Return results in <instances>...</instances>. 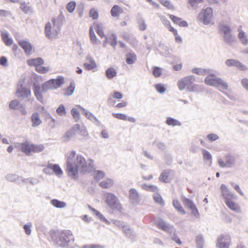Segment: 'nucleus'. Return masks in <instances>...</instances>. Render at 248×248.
<instances>
[{"mask_svg":"<svg viewBox=\"0 0 248 248\" xmlns=\"http://www.w3.org/2000/svg\"><path fill=\"white\" fill-rule=\"evenodd\" d=\"M31 119L32 122L31 125L34 127L39 126L42 123L40 117V114L37 112H34L32 114Z\"/></svg>","mask_w":248,"mask_h":248,"instance_id":"obj_24","label":"nucleus"},{"mask_svg":"<svg viewBox=\"0 0 248 248\" xmlns=\"http://www.w3.org/2000/svg\"><path fill=\"white\" fill-rule=\"evenodd\" d=\"M88 207L96 217L99 219L100 221L105 223L107 225H109L110 224V222L99 211L93 208L90 205H88Z\"/></svg>","mask_w":248,"mask_h":248,"instance_id":"obj_16","label":"nucleus"},{"mask_svg":"<svg viewBox=\"0 0 248 248\" xmlns=\"http://www.w3.org/2000/svg\"><path fill=\"white\" fill-rule=\"evenodd\" d=\"M21 104L18 100L16 99L11 101L9 104V108L11 109L18 110L21 107Z\"/></svg>","mask_w":248,"mask_h":248,"instance_id":"obj_38","label":"nucleus"},{"mask_svg":"<svg viewBox=\"0 0 248 248\" xmlns=\"http://www.w3.org/2000/svg\"><path fill=\"white\" fill-rule=\"evenodd\" d=\"M231 237L228 234H221L217 239V247L218 248H229Z\"/></svg>","mask_w":248,"mask_h":248,"instance_id":"obj_8","label":"nucleus"},{"mask_svg":"<svg viewBox=\"0 0 248 248\" xmlns=\"http://www.w3.org/2000/svg\"><path fill=\"white\" fill-rule=\"evenodd\" d=\"M195 81V77L194 75H190L184 77L178 80L177 86L179 89L182 91L186 88L188 92H195L197 93H202L204 91V86L202 85L194 84Z\"/></svg>","mask_w":248,"mask_h":248,"instance_id":"obj_3","label":"nucleus"},{"mask_svg":"<svg viewBox=\"0 0 248 248\" xmlns=\"http://www.w3.org/2000/svg\"><path fill=\"white\" fill-rule=\"evenodd\" d=\"M155 225L157 227L168 233H172L173 227L172 225L167 223L166 221H165L162 218H159L158 220L155 221Z\"/></svg>","mask_w":248,"mask_h":248,"instance_id":"obj_9","label":"nucleus"},{"mask_svg":"<svg viewBox=\"0 0 248 248\" xmlns=\"http://www.w3.org/2000/svg\"><path fill=\"white\" fill-rule=\"evenodd\" d=\"M76 152L72 151L66 156V171L68 176L74 180L78 178V170L84 173L88 171V168L85 158L80 155H78L76 157Z\"/></svg>","mask_w":248,"mask_h":248,"instance_id":"obj_1","label":"nucleus"},{"mask_svg":"<svg viewBox=\"0 0 248 248\" xmlns=\"http://www.w3.org/2000/svg\"><path fill=\"white\" fill-rule=\"evenodd\" d=\"M129 201L133 205H138L140 203V195L137 190L134 188H132L129 190Z\"/></svg>","mask_w":248,"mask_h":248,"instance_id":"obj_10","label":"nucleus"},{"mask_svg":"<svg viewBox=\"0 0 248 248\" xmlns=\"http://www.w3.org/2000/svg\"><path fill=\"white\" fill-rule=\"evenodd\" d=\"M182 201L185 206L189 209H190L196 205L192 200L187 198L186 197H183L182 198Z\"/></svg>","mask_w":248,"mask_h":248,"instance_id":"obj_39","label":"nucleus"},{"mask_svg":"<svg viewBox=\"0 0 248 248\" xmlns=\"http://www.w3.org/2000/svg\"><path fill=\"white\" fill-rule=\"evenodd\" d=\"M20 8L23 12L27 14L31 12V7L29 6L25 2L20 3Z\"/></svg>","mask_w":248,"mask_h":248,"instance_id":"obj_54","label":"nucleus"},{"mask_svg":"<svg viewBox=\"0 0 248 248\" xmlns=\"http://www.w3.org/2000/svg\"><path fill=\"white\" fill-rule=\"evenodd\" d=\"M152 74L155 78H159L162 75V69L158 66H154L153 68Z\"/></svg>","mask_w":248,"mask_h":248,"instance_id":"obj_56","label":"nucleus"},{"mask_svg":"<svg viewBox=\"0 0 248 248\" xmlns=\"http://www.w3.org/2000/svg\"><path fill=\"white\" fill-rule=\"evenodd\" d=\"M123 12L124 10L123 8L120 6L118 5H114L110 10V14L113 17H118L120 14L123 13Z\"/></svg>","mask_w":248,"mask_h":248,"instance_id":"obj_28","label":"nucleus"},{"mask_svg":"<svg viewBox=\"0 0 248 248\" xmlns=\"http://www.w3.org/2000/svg\"><path fill=\"white\" fill-rule=\"evenodd\" d=\"M75 83L74 81L71 82L69 86L65 89V93L64 94L65 96H71L73 94L75 89Z\"/></svg>","mask_w":248,"mask_h":248,"instance_id":"obj_42","label":"nucleus"},{"mask_svg":"<svg viewBox=\"0 0 248 248\" xmlns=\"http://www.w3.org/2000/svg\"><path fill=\"white\" fill-rule=\"evenodd\" d=\"M139 29L141 31H145L147 28V25L143 18L140 17L138 21Z\"/></svg>","mask_w":248,"mask_h":248,"instance_id":"obj_58","label":"nucleus"},{"mask_svg":"<svg viewBox=\"0 0 248 248\" xmlns=\"http://www.w3.org/2000/svg\"><path fill=\"white\" fill-rule=\"evenodd\" d=\"M156 91L160 94L164 93L166 91V88L165 85L162 83H157L155 85Z\"/></svg>","mask_w":248,"mask_h":248,"instance_id":"obj_49","label":"nucleus"},{"mask_svg":"<svg viewBox=\"0 0 248 248\" xmlns=\"http://www.w3.org/2000/svg\"><path fill=\"white\" fill-rule=\"evenodd\" d=\"M20 150L25 154L27 156H30L31 154V146L30 142L26 140L19 144Z\"/></svg>","mask_w":248,"mask_h":248,"instance_id":"obj_17","label":"nucleus"},{"mask_svg":"<svg viewBox=\"0 0 248 248\" xmlns=\"http://www.w3.org/2000/svg\"><path fill=\"white\" fill-rule=\"evenodd\" d=\"M126 62L128 64H132L137 60V56L134 52H129L126 54Z\"/></svg>","mask_w":248,"mask_h":248,"instance_id":"obj_29","label":"nucleus"},{"mask_svg":"<svg viewBox=\"0 0 248 248\" xmlns=\"http://www.w3.org/2000/svg\"><path fill=\"white\" fill-rule=\"evenodd\" d=\"M71 115L76 122H78L80 119V113L78 109L75 108H72L71 110Z\"/></svg>","mask_w":248,"mask_h":248,"instance_id":"obj_55","label":"nucleus"},{"mask_svg":"<svg viewBox=\"0 0 248 248\" xmlns=\"http://www.w3.org/2000/svg\"><path fill=\"white\" fill-rule=\"evenodd\" d=\"M158 1L164 7L169 9H173V5L171 3L169 0H158Z\"/></svg>","mask_w":248,"mask_h":248,"instance_id":"obj_57","label":"nucleus"},{"mask_svg":"<svg viewBox=\"0 0 248 248\" xmlns=\"http://www.w3.org/2000/svg\"><path fill=\"white\" fill-rule=\"evenodd\" d=\"M31 95V91L30 89L23 87V84H21L16 90V95L18 98H27Z\"/></svg>","mask_w":248,"mask_h":248,"instance_id":"obj_13","label":"nucleus"},{"mask_svg":"<svg viewBox=\"0 0 248 248\" xmlns=\"http://www.w3.org/2000/svg\"><path fill=\"white\" fill-rule=\"evenodd\" d=\"M50 202L53 206L58 208H64L66 206V203L65 202L57 199H53L51 200Z\"/></svg>","mask_w":248,"mask_h":248,"instance_id":"obj_40","label":"nucleus"},{"mask_svg":"<svg viewBox=\"0 0 248 248\" xmlns=\"http://www.w3.org/2000/svg\"><path fill=\"white\" fill-rule=\"evenodd\" d=\"M116 70L113 67L108 68L105 71V75L107 78L112 79L117 75Z\"/></svg>","mask_w":248,"mask_h":248,"instance_id":"obj_36","label":"nucleus"},{"mask_svg":"<svg viewBox=\"0 0 248 248\" xmlns=\"http://www.w3.org/2000/svg\"><path fill=\"white\" fill-rule=\"evenodd\" d=\"M153 198H154V200L155 202L156 203H158L161 205H164V204H165L160 194H157L156 195L154 196Z\"/></svg>","mask_w":248,"mask_h":248,"instance_id":"obj_63","label":"nucleus"},{"mask_svg":"<svg viewBox=\"0 0 248 248\" xmlns=\"http://www.w3.org/2000/svg\"><path fill=\"white\" fill-rule=\"evenodd\" d=\"M5 178L6 180L9 182H15L17 184H19V180L22 178L21 176H19L16 174H8L6 175Z\"/></svg>","mask_w":248,"mask_h":248,"instance_id":"obj_33","label":"nucleus"},{"mask_svg":"<svg viewBox=\"0 0 248 248\" xmlns=\"http://www.w3.org/2000/svg\"><path fill=\"white\" fill-rule=\"evenodd\" d=\"M175 175V171L171 169H166L163 170L160 175L159 180L160 181L167 183L170 182L168 180L169 176L173 177Z\"/></svg>","mask_w":248,"mask_h":248,"instance_id":"obj_14","label":"nucleus"},{"mask_svg":"<svg viewBox=\"0 0 248 248\" xmlns=\"http://www.w3.org/2000/svg\"><path fill=\"white\" fill-rule=\"evenodd\" d=\"M49 70V67L43 66L42 65H40L38 66H36L35 70L39 73L45 74L47 73Z\"/></svg>","mask_w":248,"mask_h":248,"instance_id":"obj_60","label":"nucleus"},{"mask_svg":"<svg viewBox=\"0 0 248 248\" xmlns=\"http://www.w3.org/2000/svg\"><path fill=\"white\" fill-rule=\"evenodd\" d=\"M32 224L31 222L28 223L27 224H25L23 225V228L25 231V232L27 235H30L31 232V228Z\"/></svg>","mask_w":248,"mask_h":248,"instance_id":"obj_64","label":"nucleus"},{"mask_svg":"<svg viewBox=\"0 0 248 248\" xmlns=\"http://www.w3.org/2000/svg\"><path fill=\"white\" fill-rule=\"evenodd\" d=\"M78 107L81 110H82V113L83 115H84L88 119L92 120V117L93 116V114L92 113L90 112L80 105H78Z\"/></svg>","mask_w":248,"mask_h":248,"instance_id":"obj_51","label":"nucleus"},{"mask_svg":"<svg viewBox=\"0 0 248 248\" xmlns=\"http://www.w3.org/2000/svg\"><path fill=\"white\" fill-rule=\"evenodd\" d=\"M49 168L56 175L60 176L63 174L62 170L58 164L49 163Z\"/></svg>","mask_w":248,"mask_h":248,"instance_id":"obj_27","label":"nucleus"},{"mask_svg":"<svg viewBox=\"0 0 248 248\" xmlns=\"http://www.w3.org/2000/svg\"><path fill=\"white\" fill-rule=\"evenodd\" d=\"M225 64L228 67L234 66L241 71H245L247 69V66L240 61L233 59H227L225 61Z\"/></svg>","mask_w":248,"mask_h":248,"instance_id":"obj_12","label":"nucleus"},{"mask_svg":"<svg viewBox=\"0 0 248 248\" xmlns=\"http://www.w3.org/2000/svg\"><path fill=\"white\" fill-rule=\"evenodd\" d=\"M232 199H231L230 200H227L226 201H225V204L231 210L234 211L236 212H239L240 210L239 206L237 203L232 201Z\"/></svg>","mask_w":248,"mask_h":248,"instance_id":"obj_26","label":"nucleus"},{"mask_svg":"<svg viewBox=\"0 0 248 248\" xmlns=\"http://www.w3.org/2000/svg\"><path fill=\"white\" fill-rule=\"evenodd\" d=\"M31 153L33 152L34 153H40L42 151H43L45 147L43 144H34L33 143H31Z\"/></svg>","mask_w":248,"mask_h":248,"instance_id":"obj_45","label":"nucleus"},{"mask_svg":"<svg viewBox=\"0 0 248 248\" xmlns=\"http://www.w3.org/2000/svg\"><path fill=\"white\" fill-rule=\"evenodd\" d=\"M166 124L170 126H181L182 125L181 122L176 119L171 117H168L166 120Z\"/></svg>","mask_w":248,"mask_h":248,"instance_id":"obj_34","label":"nucleus"},{"mask_svg":"<svg viewBox=\"0 0 248 248\" xmlns=\"http://www.w3.org/2000/svg\"><path fill=\"white\" fill-rule=\"evenodd\" d=\"M209 69H204L202 68H194L192 69V72L200 76H205L210 73Z\"/></svg>","mask_w":248,"mask_h":248,"instance_id":"obj_30","label":"nucleus"},{"mask_svg":"<svg viewBox=\"0 0 248 248\" xmlns=\"http://www.w3.org/2000/svg\"><path fill=\"white\" fill-rule=\"evenodd\" d=\"M56 112L60 116L65 115L66 111L64 105L60 104L56 109Z\"/></svg>","mask_w":248,"mask_h":248,"instance_id":"obj_52","label":"nucleus"},{"mask_svg":"<svg viewBox=\"0 0 248 248\" xmlns=\"http://www.w3.org/2000/svg\"><path fill=\"white\" fill-rule=\"evenodd\" d=\"M218 30L219 32H223L224 34L230 33L232 30L229 25H225L223 23H220L218 25Z\"/></svg>","mask_w":248,"mask_h":248,"instance_id":"obj_32","label":"nucleus"},{"mask_svg":"<svg viewBox=\"0 0 248 248\" xmlns=\"http://www.w3.org/2000/svg\"><path fill=\"white\" fill-rule=\"evenodd\" d=\"M79 130V124H74L70 129L67 131L63 137V140L67 142L75 136L77 138V132Z\"/></svg>","mask_w":248,"mask_h":248,"instance_id":"obj_11","label":"nucleus"},{"mask_svg":"<svg viewBox=\"0 0 248 248\" xmlns=\"http://www.w3.org/2000/svg\"><path fill=\"white\" fill-rule=\"evenodd\" d=\"M112 115L113 117L118 119L119 120H122L124 121L127 120V116L124 113H113Z\"/></svg>","mask_w":248,"mask_h":248,"instance_id":"obj_61","label":"nucleus"},{"mask_svg":"<svg viewBox=\"0 0 248 248\" xmlns=\"http://www.w3.org/2000/svg\"><path fill=\"white\" fill-rule=\"evenodd\" d=\"M53 239L55 243L62 248H71L75 240L73 233L70 230H62L58 232L56 238Z\"/></svg>","mask_w":248,"mask_h":248,"instance_id":"obj_4","label":"nucleus"},{"mask_svg":"<svg viewBox=\"0 0 248 248\" xmlns=\"http://www.w3.org/2000/svg\"><path fill=\"white\" fill-rule=\"evenodd\" d=\"M65 19L64 16L62 13L59 15V16L56 19L52 18V22L54 27H56L59 31H60L62 25V21Z\"/></svg>","mask_w":248,"mask_h":248,"instance_id":"obj_22","label":"nucleus"},{"mask_svg":"<svg viewBox=\"0 0 248 248\" xmlns=\"http://www.w3.org/2000/svg\"><path fill=\"white\" fill-rule=\"evenodd\" d=\"M223 37L224 42L230 46H231L235 41L234 37L232 35L231 32L227 34H224Z\"/></svg>","mask_w":248,"mask_h":248,"instance_id":"obj_37","label":"nucleus"},{"mask_svg":"<svg viewBox=\"0 0 248 248\" xmlns=\"http://www.w3.org/2000/svg\"><path fill=\"white\" fill-rule=\"evenodd\" d=\"M172 204L173 207L176 210L182 215H185L186 214V211L182 206L181 203L177 199H173L172 201Z\"/></svg>","mask_w":248,"mask_h":248,"instance_id":"obj_31","label":"nucleus"},{"mask_svg":"<svg viewBox=\"0 0 248 248\" xmlns=\"http://www.w3.org/2000/svg\"><path fill=\"white\" fill-rule=\"evenodd\" d=\"M64 83V78L62 76H58L56 78H51L45 81L41 86L37 82H34L32 84L34 96L38 101L43 103V93H46L48 90H56L61 87Z\"/></svg>","mask_w":248,"mask_h":248,"instance_id":"obj_2","label":"nucleus"},{"mask_svg":"<svg viewBox=\"0 0 248 248\" xmlns=\"http://www.w3.org/2000/svg\"><path fill=\"white\" fill-rule=\"evenodd\" d=\"M76 6V2L74 1H71L66 4V8L69 13H72L74 11Z\"/></svg>","mask_w":248,"mask_h":248,"instance_id":"obj_53","label":"nucleus"},{"mask_svg":"<svg viewBox=\"0 0 248 248\" xmlns=\"http://www.w3.org/2000/svg\"><path fill=\"white\" fill-rule=\"evenodd\" d=\"M105 202L111 209L121 211L122 209V205L118 198L112 193H107Z\"/></svg>","mask_w":248,"mask_h":248,"instance_id":"obj_6","label":"nucleus"},{"mask_svg":"<svg viewBox=\"0 0 248 248\" xmlns=\"http://www.w3.org/2000/svg\"><path fill=\"white\" fill-rule=\"evenodd\" d=\"M18 45L24 50L26 54L30 55L32 51L33 46L29 41L19 40L18 41Z\"/></svg>","mask_w":248,"mask_h":248,"instance_id":"obj_15","label":"nucleus"},{"mask_svg":"<svg viewBox=\"0 0 248 248\" xmlns=\"http://www.w3.org/2000/svg\"><path fill=\"white\" fill-rule=\"evenodd\" d=\"M1 36L2 40L6 46H9L13 44V40L12 38L9 37V34L8 32H2Z\"/></svg>","mask_w":248,"mask_h":248,"instance_id":"obj_35","label":"nucleus"},{"mask_svg":"<svg viewBox=\"0 0 248 248\" xmlns=\"http://www.w3.org/2000/svg\"><path fill=\"white\" fill-rule=\"evenodd\" d=\"M202 154L203 155V159L205 161H208L210 162V166H211L212 161V156L210 153L206 149H202Z\"/></svg>","mask_w":248,"mask_h":248,"instance_id":"obj_43","label":"nucleus"},{"mask_svg":"<svg viewBox=\"0 0 248 248\" xmlns=\"http://www.w3.org/2000/svg\"><path fill=\"white\" fill-rule=\"evenodd\" d=\"M87 60L90 62V63L85 62L84 63V66L87 70H92L97 67V64L94 59L90 55L86 57Z\"/></svg>","mask_w":248,"mask_h":248,"instance_id":"obj_23","label":"nucleus"},{"mask_svg":"<svg viewBox=\"0 0 248 248\" xmlns=\"http://www.w3.org/2000/svg\"><path fill=\"white\" fill-rule=\"evenodd\" d=\"M88 135L89 134L86 128L84 126H82L81 127L79 124V130L77 132V139L79 140H85L87 139V137Z\"/></svg>","mask_w":248,"mask_h":248,"instance_id":"obj_20","label":"nucleus"},{"mask_svg":"<svg viewBox=\"0 0 248 248\" xmlns=\"http://www.w3.org/2000/svg\"><path fill=\"white\" fill-rule=\"evenodd\" d=\"M123 230L126 236L130 237L134 235V232L127 226H123Z\"/></svg>","mask_w":248,"mask_h":248,"instance_id":"obj_47","label":"nucleus"},{"mask_svg":"<svg viewBox=\"0 0 248 248\" xmlns=\"http://www.w3.org/2000/svg\"><path fill=\"white\" fill-rule=\"evenodd\" d=\"M160 46H161L162 48L164 51V52H161V54L162 56L166 57V58H169L170 60H168V61L170 62V63L174 62L177 61L178 57L174 55L170 54L169 51V49L167 46L164 45H162V46L160 45Z\"/></svg>","mask_w":248,"mask_h":248,"instance_id":"obj_19","label":"nucleus"},{"mask_svg":"<svg viewBox=\"0 0 248 248\" xmlns=\"http://www.w3.org/2000/svg\"><path fill=\"white\" fill-rule=\"evenodd\" d=\"M28 64L31 66H38L40 65L44 64V61L43 58L41 57H37L34 59H31L27 61Z\"/></svg>","mask_w":248,"mask_h":248,"instance_id":"obj_25","label":"nucleus"},{"mask_svg":"<svg viewBox=\"0 0 248 248\" xmlns=\"http://www.w3.org/2000/svg\"><path fill=\"white\" fill-rule=\"evenodd\" d=\"M114 184L113 180L111 179H108L106 181L100 182L99 186L103 188H108L113 186Z\"/></svg>","mask_w":248,"mask_h":248,"instance_id":"obj_44","label":"nucleus"},{"mask_svg":"<svg viewBox=\"0 0 248 248\" xmlns=\"http://www.w3.org/2000/svg\"><path fill=\"white\" fill-rule=\"evenodd\" d=\"M204 82L207 85L216 87H220L223 90H227L228 88L227 83L214 74H210L207 76L204 79Z\"/></svg>","mask_w":248,"mask_h":248,"instance_id":"obj_5","label":"nucleus"},{"mask_svg":"<svg viewBox=\"0 0 248 248\" xmlns=\"http://www.w3.org/2000/svg\"><path fill=\"white\" fill-rule=\"evenodd\" d=\"M236 158V155L232 154L231 153H228L226 154L225 157V160L227 163V168L232 167L235 163Z\"/></svg>","mask_w":248,"mask_h":248,"instance_id":"obj_21","label":"nucleus"},{"mask_svg":"<svg viewBox=\"0 0 248 248\" xmlns=\"http://www.w3.org/2000/svg\"><path fill=\"white\" fill-rule=\"evenodd\" d=\"M85 4L83 2H80L78 4L77 8V12L78 13V16L81 17L83 16Z\"/></svg>","mask_w":248,"mask_h":248,"instance_id":"obj_59","label":"nucleus"},{"mask_svg":"<svg viewBox=\"0 0 248 248\" xmlns=\"http://www.w3.org/2000/svg\"><path fill=\"white\" fill-rule=\"evenodd\" d=\"M213 12V8L211 7H209L205 9H202L198 14V19L204 25H208L211 21Z\"/></svg>","mask_w":248,"mask_h":248,"instance_id":"obj_7","label":"nucleus"},{"mask_svg":"<svg viewBox=\"0 0 248 248\" xmlns=\"http://www.w3.org/2000/svg\"><path fill=\"white\" fill-rule=\"evenodd\" d=\"M89 35L91 41L93 44H98V43L96 36L93 30V27L91 26L89 29Z\"/></svg>","mask_w":248,"mask_h":248,"instance_id":"obj_46","label":"nucleus"},{"mask_svg":"<svg viewBox=\"0 0 248 248\" xmlns=\"http://www.w3.org/2000/svg\"><path fill=\"white\" fill-rule=\"evenodd\" d=\"M142 187L144 190L152 192H156L158 191V188L156 186L154 185H148L146 184H144L142 185Z\"/></svg>","mask_w":248,"mask_h":248,"instance_id":"obj_48","label":"nucleus"},{"mask_svg":"<svg viewBox=\"0 0 248 248\" xmlns=\"http://www.w3.org/2000/svg\"><path fill=\"white\" fill-rule=\"evenodd\" d=\"M220 188L222 196L225 199V201H227V200L232 199L233 198L234 194L233 193L230 191V190L225 184H221Z\"/></svg>","mask_w":248,"mask_h":248,"instance_id":"obj_18","label":"nucleus"},{"mask_svg":"<svg viewBox=\"0 0 248 248\" xmlns=\"http://www.w3.org/2000/svg\"><path fill=\"white\" fill-rule=\"evenodd\" d=\"M51 23L49 22H47L45 27V32L46 36L47 38H50L51 37Z\"/></svg>","mask_w":248,"mask_h":248,"instance_id":"obj_50","label":"nucleus"},{"mask_svg":"<svg viewBox=\"0 0 248 248\" xmlns=\"http://www.w3.org/2000/svg\"><path fill=\"white\" fill-rule=\"evenodd\" d=\"M89 16L92 17L93 19L96 20L98 18L99 14L96 10L94 8H92L89 12Z\"/></svg>","mask_w":248,"mask_h":248,"instance_id":"obj_62","label":"nucleus"},{"mask_svg":"<svg viewBox=\"0 0 248 248\" xmlns=\"http://www.w3.org/2000/svg\"><path fill=\"white\" fill-rule=\"evenodd\" d=\"M195 242L197 248H203L204 239L202 234H200L196 236Z\"/></svg>","mask_w":248,"mask_h":248,"instance_id":"obj_41","label":"nucleus"}]
</instances>
